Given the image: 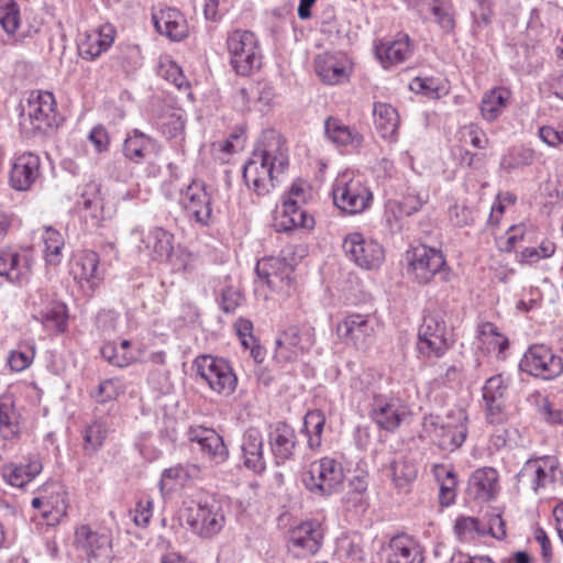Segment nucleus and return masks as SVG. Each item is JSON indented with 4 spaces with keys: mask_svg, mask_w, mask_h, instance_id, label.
<instances>
[{
    "mask_svg": "<svg viewBox=\"0 0 563 563\" xmlns=\"http://www.w3.org/2000/svg\"><path fill=\"white\" fill-rule=\"evenodd\" d=\"M288 167L284 137L275 130H266L260 146L243 168V179L250 190L262 197L275 188L277 176Z\"/></svg>",
    "mask_w": 563,
    "mask_h": 563,
    "instance_id": "1",
    "label": "nucleus"
},
{
    "mask_svg": "<svg viewBox=\"0 0 563 563\" xmlns=\"http://www.w3.org/2000/svg\"><path fill=\"white\" fill-rule=\"evenodd\" d=\"M101 355L111 365L118 367H126L136 360V356L133 352L124 351V353H122L118 345L113 343L103 344L101 347Z\"/></svg>",
    "mask_w": 563,
    "mask_h": 563,
    "instance_id": "53",
    "label": "nucleus"
},
{
    "mask_svg": "<svg viewBox=\"0 0 563 563\" xmlns=\"http://www.w3.org/2000/svg\"><path fill=\"white\" fill-rule=\"evenodd\" d=\"M510 91L506 88H494L484 93L481 102V113L486 121L496 120L506 108Z\"/></svg>",
    "mask_w": 563,
    "mask_h": 563,
    "instance_id": "42",
    "label": "nucleus"
},
{
    "mask_svg": "<svg viewBox=\"0 0 563 563\" xmlns=\"http://www.w3.org/2000/svg\"><path fill=\"white\" fill-rule=\"evenodd\" d=\"M99 262V255L96 252L84 251L74 267L75 278L86 280L90 287L97 286L102 279Z\"/></svg>",
    "mask_w": 563,
    "mask_h": 563,
    "instance_id": "39",
    "label": "nucleus"
},
{
    "mask_svg": "<svg viewBox=\"0 0 563 563\" xmlns=\"http://www.w3.org/2000/svg\"><path fill=\"white\" fill-rule=\"evenodd\" d=\"M120 65L126 69H135L141 65V54L136 46H128L118 55Z\"/></svg>",
    "mask_w": 563,
    "mask_h": 563,
    "instance_id": "61",
    "label": "nucleus"
},
{
    "mask_svg": "<svg viewBox=\"0 0 563 563\" xmlns=\"http://www.w3.org/2000/svg\"><path fill=\"white\" fill-rule=\"evenodd\" d=\"M429 200L427 191L408 192L401 201L397 202V209L400 216H411L418 212Z\"/></svg>",
    "mask_w": 563,
    "mask_h": 563,
    "instance_id": "54",
    "label": "nucleus"
},
{
    "mask_svg": "<svg viewBox=\"0 0 563 563\" xmlns=\"http://www.w3.org/2000/svg\"><path fill=\"white\" fill-rule=\"evenodd\" d=\"M407 260L408 271L419 284H428L445 266V260L441 251L423 244L408 252Z\"/></svg>",
    "mask_w": 563,
    "mask_h": 563,
    "instance_id": "16",
    "label": "nucleus"
},
{
    "mask_svg": "<svg viewBox=\"0 0 563 563\" xmlns=\"http://www.w3.org/2000/svg\"><path fill=\"white\" fill-rule=\"evenodd\" d=\"M255 272L274 291L288 292L292 284V266L280 257H264L257 262Z\"/></svg>",
    "mask_w": 563,
    "mask_h": 563,
    "instance_id": "18",
    "label": "nucleus"
},
{
    "mask_svg": "<svg viewBox=\"0 0 563 563\" xmlns=\"http://www.w3.org/2000/svg\"><path fill=\"white\" fill-rule=\"evenodd\" d=\"M227 48L230 63L238 75L250 76L262 66V49L257 36L249 30H234L228 34Z\"/></svg>",
    "mask_w": 563,
    "mask_h": 563,
    "instance_id": "4",
    "label": "nucleus"
},
{
    "mask_svg": "<svg viewBox=\"0 0 563 563\" xmlns=\"http://www.w3.org/2000/svg\"><path fill=\"white\" fill-rule=\"evenodd\" d=\"M22 415L12 394L0 395V433L10 440L21 431Z\"/></svg>",
    "mask_w": 563,
    "mask_h": 563,
    "instance_id": "35",
    "label": "nucleus"
},
{
    "mask_svg": "<svg viewBox=\"0 0 563 563\" xmlns=\"http://www.w3.org/2000/svg\"><path fill=\"white\" fill-rule=\"evenodd\" d=\"M31 272L29 256L21 255L12 247H0V276L10 282L21 283Z\"/></svg>",
    "mask_w": 563,
    "mask_h": 563,
    "instance_id": "32",
    "label": "nucleus"
},
{
    "mask_svg": "<svg viewBox=\"0 0 563 563\" xmlns=\"http://www.w3.org/2000/svg\"><path fill=\"white\" fill-rule=\"evenodd\" d=\"M374 124L384 139L393 137L399 126V114L397 110L385 102H375L373 108Z\"/></svg>",
    "mask_w": 563,
    "mask_h": 563,
    "instance_id": "38",
    "label": "nucleus"
},
{
    "mask_svg": "<svg viewBox=\"0 0 563 563\" xmlns=\"http://www.w3.org/2000/svg\"><path fill=\"white\" fill-rule=\"evenodd\" d=\"M75 542L86 552L89 560L108 556L112 543L111 531L107 528L92 529L88 525L78 527L75 531Z\"/></svg>",
    "mask_w": 563,
    "mask_h": 563,
    "instance_id": "21",
    "label": "nucleus"
},
{
    "mask_svg": "<svg viewBox=\"0 0 563 563\" xmlns=\"http://www.w3.org/2000/svg\"><path fill=\"white\" fill-rule=\"evenodd\" d=\"M200 468L195 464L176 465L164 471L163 477L179 481L181 484L199 475Z\"/></svg>",
    "mask_w": 563,
    "mask_h": 563,
    "instance_id": "57",
    "label": "nucleus"
},
{
    "mask_svg": "<svg viewBox=\"0 0 563 563\" xmlns=\"http://www.w3.org/2000/svg\"><path fill=\"white\" fill-rule=\"evenodd\" d=\"M33 360V351L14 350L8 357V364L12 371L21 372L29 367Z\"/></svg>",
    "mask_w": 563,
    "mask_h": 563,
    "instance_id": "62",
    "label": "nucleus"
},
{
    "mask_svg": "<svg viewBox=\"0 0 563 563\" xmlns=\"http://www.w3.org/2000/svg\"><path fill=\"white\" fill-rule=\"evenodd\" d=\"M122 152L130 162L141 164L152 155H157L161 152V145L154 137L134 129L128 133Z\"/></svg>",
    "mask_w": 563,
    "mask_h": 563,
    "instance_id": "26",
    "label": "nucleus"
},
{
    "mask_svg": "<svg viewBox=\"0 0 563 563\" xmlns=\"http://www.w3.org/2000/svg\"><path fill=\"white\" fill-rule=\"evenodd\" d=\"M520 369L543 379H553L563 373L562 355H555L543 344L532 345L520 361Z\"/></svg>",
    "mask_w": 563,
    "mask_h": 563,
    "instance_id": "12",
    "label": "nucleus"
},
{
    "mask_svg": "<svg viewBox=\"0 0 563 563\" xmlns=\"http://www.w3.org/2000/svg\"><path fill=\"white\" fill-rule=\"evenodd\" d=\"M454 532L460 541L468 542L474 540L476 536L485 534L486 528L474 517H461L455 521Z\"/></svg>",
    "mask_w": 563,
    "mask_h": 563,
    "instance_id": "50",
    "label": "nucleus"
},
{
    "mask_svg": "<svg viewBox=\"0 0 563 563\" xmlns=\"http://www.w3.org/2000/svg\"><path fill=\"white\" fill-rule=\"evenodd\" d=\"M389 468L393 481L399 488L406 487L417 476L416 465L406 459L393 461Z\"/></svg>",
    "mask_w": 563,
    "mask_h": 563,
    "instance_id": "48",
    "label": "nucleus"
},
{
    "mask_svg": "<svg viewBox=\"0 0 563 563\" xmlns=\"http://www.w3.org/2000/svg\"><path fill=\"white\" fill-rule=\"evenodd\" d=\"M153 515V501L150 497H142L135 506L133 521L139 527H146Z\"/></svg>",
    "mask_w": 563,
    "mask_h": 563,
    "instance_id": "60",
    "label": "nucleus"
},
{
    "mask_svg": "<svg viewBox=\"0 0 563 563\" xmlns=\"http://www.w3.org/2000/svg\"><path fill=\"white\" fill-rule=\"evenodd\" d=\"M343 481L342 464L331 457H322L312 462L301 477L303 486L310 493L321 497L336 493Z\"/></svg>",
    "mask_w": 563,
    "mask_h": 563,
    "instance_id": "6",
    "label": "nucleus"
},
{
    "mask_svg": "<svg viewBox=\"0 0 563 563\" xmlns=\"http://www.w3.org/2000/svg\"><path fill=\"white\" fill-rule=\"evenodd\" d=\"M114 41V31L110 25L86 32L78 42V54L87 60H93L108 51Z\"/></svg>",
    "mask_w": 563,
    "mask_h": 563,
    "instance_id": "28",
    "label": "nucleus"
},
{
    "mask_svg": "<svg viewBox=\"0 0 563 563\" xmlns=\"http://www.w3.org/2000/svg\"><path fill=\"white\" fill-rule=\"evenodd\" d=\"M323 539L322 528L317 521H306L289 533V548L297 556L312 555L318 552Z\"/></svg>",
    "mask_w": 563,
    "mask_h": 563,
    "instance_id": "19",
    "label": "nucleus"
},
{
    "mask_svg": "<svg viewBox=\"0 0 563 563\" xmlns=\"http://www.w3.org/2000/svg\"><path fill=\"white\" fill-rule=\"evenodd\" d=\"M332 197L334 205L350 214L365 211L373 199L368 187L351 170L339 174L334 179Z\"/></svg>",
    "mask_w": 563,
    "mask_h": 563,
    "instance_id": "5",
    "label": "nucleus"
},
{
    "mask_svg": "<svg viewBox=\"0 0 563 563\" xmlns=\"http://www.w3.org/2000/svg\"><path fill=\"white\" fill-rule=\"evenodd\" d=\"M498 474L493 467L475 471L470 479L468 494L475 499L490 500L497 492Z\"/></svg>",
    "mask_w": 563,
    "mask_h": 563,
    "instance_id": "36",
    "label": "nucleus"
},
{
    "mask_svg": "<svg viewBox=\"0 0 563 563\" xmlns=\"http://www.w3.org/2000/svg\"><path fill=\"white\" fill-rule=\"evenodd\" d=\"M121 393H123V386L120 379L110 378L100 383L95 397L98 402H107L114 400Z\"/></svg>",
    "mask_w": 563,
    "mask_h": 563,
    "instance_id": "56",
    "label": "nucleus"
},
{
    "mask_svg": "<svg viewBox=\"0 0 563 563\" xmlns=\"http://www.w3.org/2000/svg\"><path fill=\"white\" fill-rule=\"evenodd\" d=\"M132 235H137L148 256L155 262H165L172 258L174 251V235L161 227H154L144 235L140 228L131 231Z\"/></svg>",
    "mask_w": 563,
    "mask_h": 563,
    "instance_id": "22",
    "label": "nucleus"
},
{
    "mask_svg": "<svg viewBox=\"0 0 563 563\" xmlns=\"http://www.w3.org/2000/svg\"><path fill=\"white\" fill-rule=\"evenodd\" d=\"M314 66L318 76L329 85L347 80L352 69L349 58L341 53L319 55Z\"/></svg>",
    "mask_w": 563,
    "mask_h": 563,
    "instance_id": "25",
    "label": "nucleus"
},
{
    "mask_svg": "<svg viewBox=\"0 0 563 563\" xmlns=\"http://www.w3.org/2000/svg\"><path fill=\"white\" fill-rule=\"evenodd\" d=\"M555 244L550 240L541 241L538 247H526L521 252V257L525 262L534 263L541 258H549L555 252Z\"/></svg>",
    "mask_w": 563,
    "mask_h": 563,
    "instance_id": "55",
    "label": "nucleus"
},
{
    "mask_svg": "<svg viewBox=\"0 0 563 563\" xmlns=\"http://www.w3.org/2000/svg\"><path fill=\"white\" fill-rule=\"evenodd\" d=\"M275 345L274 357L288 363L301 355L311 345V340L298 325H289L278 335Z\"/></svg>",
    "mask_w": 563,
    "mask_h": 563,
    "instance_id": "20",
    "label": "nucleus"
},
{
    "mask_svg": "<svg viewBox=\"0 0 563 563\" xmlns=\"http://www.w3.org/2000/svg\"><path fill=\"white\" fill-rule=\"evenodd\" d=\"M187 439L197 444L202 457L213 465L222 464L229 457V451L221 435L213 429L202 426H191L187 430Z\"/></svg>",
    "mask_w": 563,
    "mask_h": 563,
    "instance_id": "17",
    "label": "nucleus"
},
{
    "mask_svg": "<svg viewBox=\"0 0 563 563\" xmlns=\"http://www.w3.org/2000/svg\"><path fill=\"white\" fill-rule=\"evenodd\" d=\"M242 302V294L231 287L224 289L221 295L220 306L227 313H232Z\"/></svg>",
    "mask_w": 563,
    "mask_h": 563,
    "instance_id": "63",
    "label": "nucleus"
},
{
    "mask_svg": "<svg viewBox=\"0 0 563 563\" xmlns=\"http://www.w3.org/2000/svg\"><path fill=\"white\" fill-rule=\"evenodd\" d=\"M324 423L325 417L321 410H312L306 413L302 432L308 438V446L310 449L316 450L320 448Z\"/></svg>",
    "mask_w": 563,
    "mask_h": 563,
    "instance_id": "44",
    "label": "nucleus"
},
{
    "mask_svg": "<svg viewBox=\"0 0 563 563\" xmlns=\"http://www.w3.org/2000/svg\"><path fill=\"white\" fill-rule=\"evenodd\" d=\"M37 320L48 330L62 333L67 328V308L63 303H54L40 311Z\"/></svg>",
    "mask_w": 563,
    "mask_h": 563,
    "instance_id": "43",
    "label": "nucleus"
},
{
    "mask_svg": "<svg viewBox=\"0 0 563 563\" xmlns=\"http://www.w3.org/2000/svg\"><path fill=\"white\" fill-rule=\"evenodd\" d=\"M485 418L490 424H503L508 420L506 401L484 402Z\"/></svg>",
    "mask_w": 563,
    "mask_h": 563,
    "instance_id": "58",
    "label": "nucleus"
},
{
    "mask_svg": "<svg viewBox=\"0 0 563 563\" xmlns=\"http://www.w3.org/2000/svg\"><path fill=\"white\" fill-rule=\"evenodd\" d=\"M42 468L43 466L38 459H31L27 463H4L1 466L0 473L7 484L22 488L32 482L42 472Z\"/></svg>",
    "mask_w": 563,
    "mask_h": 563,
    "instance_id": "33",
    "label": "nucleus"
},
{
    "mask_svg": "<svg viewBox=\"0 0 563 563\" xmlns=\"http://www.w3.org/2000/svg\"><path fill=\"white\" fill-rule=\"evenodd\" d=\"M534 158L533 152L523 147L511 148L508 155L504 156L500 166L510 172L521 166L532 164Z\"/></svg>",
    "mask_w": 563,
    "mask_h": 563,
    "instance_id": "52",
    "label": "nucleus"
},
{
    "mask_svg": "<svg viewBox=\"0 0 563 563\" xmlns=\"http://www.w3.org/2000/svg\"><path fill=\"white\" fill-rule=\"evenodd\" d=\"M450 346L448 327L441 313L426 312L418 330V353L427 358H440Z\"/></svg>",
    "mask_w": 563,
    "mask_h": 563,
    "instance_id": "7",
    "label": "nucleus"
},
{
    "mask_svg": "<svg viewBox=\"0 0 563 563\" xmlns=\"http://www.w3.org/2000/svg\"><path fill=\"white\" fill-rule=\"evenodd\" d=\"M451 222L456 227L470 225L474 221V211L465 206L455 203L449 210Z\"/></svg>",
    "mask_w": 563,
    "mask_h": 563,
    "instance_id": "59",
    "label": "nucleus"
},
{
    "mask_svg": "<svg viewBox=\"0 0 563 563\" xmlns=\"http://www.w3.org/2000/svg\"><path fill=\"white\" fill-rule=\"evenodd\" d=\"M376 322L371 314L349 313L336 324V334L357 350H365L372 343Z\"/></svg>",
    "mask_w": 563,
    "mask_h": 563,
    "instance_id": "14",
    "label": "nucleus"
},
{
    "mask_svg": "<svg viewBox=\"0 0 563 563\" xmlns=\"http://www.w3.org/2000/svg\"><path fill=\"white\" fill-rule=\"evenodd\" d=\"M152 21L157 33L170 41L179 42L188 36V24L183 13L175 8L154 9Z\"/></svg>",
    "mask_w": 563,
    "mask_h": 563,
    "instance_id": "23",
    "label": "nucleus"
},
{
    "mask_svg": "<svg viewBox=\"0 0 563 563\" xmlns=\"http://www.w3.org/2000/svg\"><path fill=\"white\" fill-rule=\"evenodd\" d=\"M108 424L103 420L92 421L84 432V451L87 455L95 454L108 435Z\"/></svg>",
    "mask_w": 563,
    "mask_h": 563,
    "instance_id": "45",
    "label": "nucleus"
},
{
    "mask_svg": "<svg viewBox=\"0 0 563 563\" xmlns=\"http://www.w3.org/2000/svg\"><path fill=\"white\" fill-rule=\"evenodd\" d=\"M411 45L407 35L393 42L380 44L376 49L377 56L385 67L387 64L405 62L411 55Z\"/></svg>",
    "mask_w": 563,
    "mask_h": 563,
    "instance_id": "41",
    "label": "nucleus"
},
{
    "mask_svg": "<svg viewBox=\"0 0 563 563\" xmlns=\"http://www.w3.org/2000/svg\"><path fill=\"white\" fill-rule=\"evenodd\" d=\"M560 463L554 456H541L528 460L516 475L518 486L539 494L556 481Z\"/></svg>",
    "mask_w": 563,
    "mask_h": 563,
    "instance_id": "11",
    "label": "nucleus"
},
{
    "mask_svg": "<svg viewBox=\"0 0 563 563\" xmlns=\"http://www.w3.org/2000/svg\"><path fill=\"white\" fill-rule=\"evenodd\" d=\"M194 367L197 375L213 391L229 396L235 390L238 378L227 360L207 354L200 355L195 358Z\"/></svg>",
    "mask_w": 563,
    "mask_h": 563,
    "instance_id": "8",
    "label": "nucleus"
},
{
    "mask_svg": "<svg viewBox=\"0 0 563 563\" xmlns=\"http://www.w3.org/2000/svg\"><path fill=\"white\" fill-rule=\"evenodd\" d=\"M40 157L31 152L16 156L12 163L9 183L12 188L25 191L31 188L40 176Z\"/></svg>",
    "mask_w": 563,
    "mask_h": 563,
    "instance_id": "24",
    "label": "nucleus"
},
{
    "mask_svg": "<svg viewBox=\"0 0 563 563\" xmlns=\"http://www.w3.org/2000/svg\"><path fill=\"white\" fill-rule=\"evenodd\" d=\"M467 413L464 409L450 410L445 417L426 415L422 419L421 439H429L439 449L453 452L462 446L467 437Z\"/></svg>",
    "mask_w": 563,
    "mask_h": 563,
    "instance_id": "3",
    "label": "nucleus"
},
{
    "mask_svg": "<svg viewBox=\"0 0 563 563\" xmlns=\"http://www.w3.org/2000/svg\"><path fill=\"white\" fill-rule=\"evenodd\" d=\"M179 203L201 225L212 222V196L203 181L192 180L181 190Z\"/></svg>",
    "mask_w": 563,
    "mask_h": 563,
    "instance_id": "15",
    "label": "nucleus"
},
{
    "mask_svg": "<svg viewBox=\"0 0 563 563\" xmlns=\"http://www.w3.org/2000/svg\"><path fill=\"white\" fill-rule=\"evenodd\" d=\"M16 109L20 133L26 140L44 141L63 121L51 91H32L26 102H20Z\"/></svg>",
    "mask_w": 563,
    "mask_h": 563,
    "instance_id": "2",
    "label": "nucleus"
},
{
    "mask_svg": "<svg viewBox=\"0 0 563 563\" xmlns=\"http://www.w3.org/2000/svg\"><path fill=\"white\" fill-rule=\"evenodd\" d=\"M369 406L371 419L387 432H395L411 415L405 401L393 395L375 394Z\"/></svg>",
    "mask_w": 563,
    "mask_h": 563,
    "instance_id": "9",
    "label": "nucleus"
},
{
    "mask_svg": "<svg viewBox=\"0 0 563 563\" xmlns=\"http://www.w3.org/2000/svg\"><path fill=\"white\" fill-rule=\"evenodd\" d=\"M187 523L201 538H212L224 527L225 517L220 501L214 498L200 500L188 509Z\"/></svg>",
    "mask_w": 563,
    "mask_h": 563,
    "instance_id": "10",
    "label": "nucleus"
},
{
    "mask_svg": "<svg viewBox=\"0 0 563 563\" xmlns=\"http://www.w3.org/2000/svg\"><path fill=\"white\" fill-rule=\"evenodd\" d=\"M44 494L45 512L44 518L47 525L55 526L66 516L68 503L63 486L58 483H46L38 488Z\"/></svg>",
    "mask_w": 563,
    "mask_h": 563,
    "instance_id": "30",
    "label": "nucleus"
},
{
    "mask_svg": "<svg viewBox=\"0 0 563 563\" xmlns=\"http://www.w3.org/2000/svg\"><path fill=\"white\" fill-rule=\"evenodd\" d=\"M507 389L508 385L500 374L492 376L482 389L484 402L506 401Z\"/></svg>",
    "mask_w": 563,
    "mask_h": 563,
    "instance_id": "51",
    "label": "nucleus"
},
{
    "mask_svg": "<svg viewBox=\"0 0 563 563\" xmlns=\"http://www.w3.org/2000/svg\"><path fill=\"white\" fill-rule=\"evenodd\" d=\"M324 136L338 147L358 148L364 141L363 135L355 128L344 124L336 117H328L324 120Z\"/></svg>",
    "mask_w": 563,
    "mask_h": 563,
    "instance_id": "34",
    "label": "nucleus"
},
{
    "mask_svg": "<svg viewBox=\"0 0 563 563\" xmlns=\"http://www.w3.org/2000/svg\"><path fill=\"white\" fill-rule=\"evenodd\" d=\"M0 24L8 35H14L20 27L21 12L15 0H0Z\"/></svg>",
    "mask_w": 563,
    "mask_h": 563,
    "instance_id": "46",
    "label": "nucleus"
},
{
    "mask_svg": "<svg viewBox=\"0 0 563 563\" xmlns=\"http://www.w3.org/2000/svg\"><path fill=\"white\" fill-rule=\"evenodd\" d=\"M342 249L361 268H378L385 260L383 246L374 240L365 239L360 232L349 233L343 240Z\"/></svg>",
    "mask_w": 563,
    "mask_h": 563,
    "instance_id": "13",
    "label": "nucleus"
},
{
    "mask_svg": "<svg viewBox=\"0 0 563 563\" xmlns=\"http://www.w3.org/2000/svg\"><path fill=\"white\" fill-rule=\"evenodd\" d=\"M43 242H44V255L47 263L57 265L60 262V252L64 246V239L62 234L51 228L47 227L43 233Z\"/></svg>",
    "mask_w": 563,
    "mask_h": 563,
    "instance_id": "47",
    "label": "nucleus"
},
{
    "mask_svg": "<svg viewBox=\"0 0 563 563\" xmlns=\"http://www.w3.org/2000/svg\"><path fill=\"white\" fill-rule=\"evenodd\" d=\"M390 563H422L420 547L406 534L396 536L390 540Z\"/></svg>",
    "mask_w": 563,
    "mask_h": 563,
    "instance_id": "37",
    "label": "nucleus"
},
{
    "mask_svg": "<svg viewBox=\"0 0 563 563\" xmlns=\"http://www.w3.org/2000/svg\"><path fill=\"white\" fill-rule=\"evenodd\" d=\"M242 460L246 468L261 473L266 464L263 455V437L258 429L249 428L241 442Z\"/></svg>",
    "mask_w": 563,
    "mask_h": 563,
    "instance_id": "31",
    "label": "nucleus"
},
{
    "mask_svg": "<svg viewBox=\"0 0 563 563\" xmlns=\"http://www.w3.org/2000/svg\"><path fill=\"white\" fill-rule=\"evenodd\" d=\"M442 475L443 478L440 483L439 501L441 506L449 507L455 501V488L457 481L453 470L441 467L438 471L437 476L440 479Z\"/></svg>",
    "mask_w": 563,
    "mask_h": 563,
    "instance_id": "49",
    "label": "nucleus"
},
{
    "mask_svg": "<svg viewBox=\"0 0 563 563\" xmlns=\"http://www.w3.org/2000/svg\"><path fill=\"white\" fill-rule=\"evenodd\" d=\"M89 141L93 144L98 153L107 152L109 148V135L102 125L95 126L89 135Z\"/></svg>",
    "mask_w": 563,
    "mask_h": 563,
    "instance_id": "64",
    "label": "nucleus"
},
{
    "mask_svg": "<svg viewBox=\"0 0 563 563\" xmlns=\"http://www.w3.org/2000/svg\"><path fill=\"white\" fill-rule=\"evenodd\" d=\"M314 224L312 216L301 209V206L292 201H284L283 214L278 223L280 231H289L295 228L311 229Z\"/></svg>",
    "mask_w": 563,
    "mask_h": 563,
    "instance_id": "40",
    "label": "nucleus"
},
{
    "mask_svg": "<svg viewBox=\"0 0 563 563\" xmlns=\"http://www.w3.org/2000/svg\"><path fill=\"white\" fill-rule=\"evenodd\" d=\"M413 5L422 19H432L444 32L454 30V9L451 0H415Z\"/></svg>",
    "mask_w": 563,
    "mask_h": 563,
    "instance_id": "27",
    "label": "nucleus"
},
{
    "mask_svg": "<svg viewBox=\"0 0 563 563\" xmlns=\"http://www.w3.org/2000/svg\"><path fill=\"white\" fill-rule=\"evenodd\" d=\"M269 445L276 464H283L292 459L297 446V437L294 428L278 422L269 433Z\"/></svg>",
    "mask_w": 563,
    "mask_h": 563,
    "instance_id": "29",
    "label": "nucleus"
}]
</instances>
